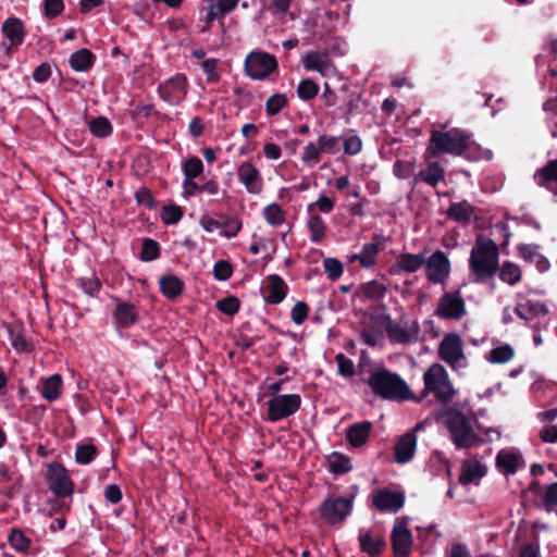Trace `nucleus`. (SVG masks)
I'll return each instance as SVG.
<instances>
[{"label": "nucleus", "mask_w": 557, "mask_h": 557, "mask_svg": "<svg viewBox=\"0 0 557 557\" xmlns=\"http://www.w3.org/2000/svg\"><path fill=\"white\" fill-rule=\"evenodd\" d=\"M442 421L457 448L470 449L482 445L481 424L474 414L449 408L442 413Z\"/></svg>", "instance_id": "nucleus-1"}, {"label": "nucleus", "mask_w": 557, "mask_h": 557, "mask_svg": "<svg viewBox=\"0 0 557 557\" xmlns=\"http://www.w3.org/2000/svg\"><path fill=\"white\" fill-rule=\"evenodd\" d=\"M368 384L373 394L383 399L392 401L416 399L406 381L386 369L374 370L368 379Z\"/></svg>", "instance_id": "nucleus-2"}, {"label": "nucleus", "mask_w": 557, "mask_h": 557, "mask_svg": "<svg viewBox=\"0 0 557 557\" xmlns=\"http://www.w3.org/2000/svg\"><path fill=\"white\" fill-rule=\"evenodd\" d=\"M469 265L478 281L491 277L498 267L496 245L491 239L478 237L471 249Z\"/></svg>", "instance_id": "nucleus-3"}, {"label": "nucleus", "mask_w": 557, "mask_h": 557, "mask_svg": "<svg viewBox=\"0 0 557 557\" xmlns=\"http://www.w3.org/2000/svg\"><path fill=\"white\" fill-rule=\"evenodd\" d=\"M469 141V136L459 128L434 131L431 135L429 151L433 157L441 153L459 156L468 147Z\"/></svg>", "instance_id": "nucleus-4"}, {"label": "nucleus", "mask_w": 557, "mask_h": 557, "mask_svg": "<svg viewBox=\"0 0 557 557\" xmlns=\"http://www.w3.org/2000/svg\"><path fill=\"white\" fill-rule=\"evenodd\" d=\"M423 394H433L441 403H449L456 394L446 369L440 363L429 367L423 374Z\"/></svg>", "instance_id": "nucleus-5"}, {"label": "nucleus", "mask_w": 557, "mask_h": 557, "mask_svg": "<svg viewBox=\"0 0 557 557\" xmlns=\"http://www.w3.org/2000/svg\"><path fill=\"white\" fill-rule=\"evenodd\" d=\"M438 354L441 359L454 370L465 369L468 366L462 339L456 333H449L443 337L440 343Z\"/></svg>", "instance_id": "nucleus-6"}, {"label": "nucleus", "mask_w": 557, "mask_h": 557, "mask_svg": "<svg viewBox=\"0 0 557 557\" xmlns=\"http://www.w3.org/2000/svg\"><path fill=\"white\" fill-rule=\"evenodd\" d=\"M301 405L298 394L274 395L268 401V420L277 422L296 413Z\"/></svg>", "instance_id": "nucleus-7"}, {"label": "nucleus", "mask_w": 557, "mask_h": 557, "mask_svg": "<svg viewBox=\"0 0 557 557\" xmlns=\"http://www.w3.org/2000/svg\"><path fill=\"white\" fill-rule=\"evenodd\" d=\"M319 510L326 523L331 525L341 524L351 513L352 498L329 497L320 505Z\"/></svg>", "instance_id": "nucleus-8"}, {"label": "nucleus", "mask_w": 557, "mask_h": 557, "mask_svg": "<svg viewBox=\"0 0 557 557\" xmlns=\"http://www.w3.org/2000/svg\"><path fill=\"white\" fill-rule=\"evenodd\" d=\"M277 66L273 55L265 52H251L246 58V72L253 79H263Z\"/></svg>", "instance_id": "nucleus-9"}, {"label": "nucleus", "mask_w": 557, "mask_h": 557, "mask_svg": "<svg viewBox=\"0 0 557 557\" xmlns=\"http://www.w3.org/2000/svg\"><path fill=\"white\" fill-rule=\"evenodd\" d=\"M425 267V275L432 283L443 284L450 273V261L448 257L441 250L433 252L423 264Z\"/></svg>", "instance_id": "nucleus-10"}, {"label": "nucleus", "mask_w": 557, "mask_h": 557, "mask_svg": "<svg viewBox=\"0 0 557 557\" xmlns=\"http://www.w3.org/2000/svg\"><path fill=\"white\" fill-rule=\"evenodd\" d=\"M466 313V305L458 292L444 294L438 301L436 314L445 319H461Z\"/></svg>", "instance_id": "nucleus-11"}, {"label": "nucleus", "mask_w": 557, "mask_h": 557, "mask_svg": "<svg viewBox=\"0 0 557 557\" xmlns=\"http://www.w3.org/2000/svg\"><path fill=\"white\" fill-rule=\"evenodd\" d=\"M47 479L50 490L55 495L69 496L73 493V482L63 466L59 463L49 465Z\"/></svg>", "instance_id": "nucleus-12"}, {"label": "nucleus", "mask_w": 557, "mask_h": 557, "mask_svg": "<svg viewBox=\"0 0 557 557\" xmlns=\"http://www.w3.org/2000/svg\"><path fill=\"white\" fill-rule=\"evenodd\" d=\"M161 98L170 104L181 103L187 92V81L184 75H175L158 88Z\"/></svg>", "instance_id": "nucleus-13"}, {"label": "nucleus", "mask_w": 557, "mask_h": 557, "mask_svg": "<svg viewBox=\"0 0 557 557\" xmlns=\"http://www.w3.org/2000/svg\"><path fill=\"white\" fill-rule=\"evenodd\" d=\"M301 63L307 71H315L323 77L336 74V67L326 52L310 51L302 55Z\"/></svg>", "instance_id": "nucleus-14"}, {"label": "nucleus", "mask_w": 557, "mask_h": 557, "mask_svg": "<svg viewBox=\"0 0 557 557\" xmlns=\"http://www.w3.org/2000/svg\"><path fill=\"white\" fill-rule=\"evenodd\" d=\"M392 544L397 557H408L412 547V535L406 519H398L393 528Z\"/></svg>", "instance_id": "nucleus-15"}, {"label": "nucleus", "mask_w": 557, "mask_h": 557, "mask_svg": "<svg viewBox=\"0 0 557 557\" xmlns=\"http://www.w3.org/2000/svg\"><path fill=\"white\" fill-rule=\"evenodd\" d=\"M239 182L251 195H258L263 189V180L260 171L251 162H243L237 168Z\"/></svg>", "instance_id": "nucleus-16"}, {"label": "nucleus", "mask_w": 557, "mask_h": 557, "mask_svg": "<svg viewBox=\"0 0 557 557\" xmlns=\"http://www.w3.org/2000/svg\"><path fill=\"white\" fill-rule=\"evenodd\" d=\"M486 472V466L479 458L471 456L461 463L459 482L462 485L478 484Z\"/></svg>", "instance_id": "nucleus-17"}, {"label": "nucleus", "mask_w": 557, "mask_h": 557, "mask_svg": "<svg viewBox=\"0 0 557 557\" xmlns=\"http://www.w3.org/2000/svg\"><path fill=\"white\" fill-rule=\"evenodd\" d=\"M288 287L286 283L276 274L265 277L262 286L263 299L272 305L282 302L287 294Z\"/></svg>", "instance_id": "nucleus-18"}, {"label": "nucleus", "mask_w": 557, "mask_h": 557, "mask_svg": "<svg viewBox=\"0 0 557 557\" xmlns=\"http://www.w3.org/2000/svg\"><path fill=\"white\" fill-rule=\"evenodd\" d=\"M383 237H375L374 242L363 244L360 252L351 253L348 259L350 262H359L364 269H371L376 262V258L383 248Z\"/></svg>", "instance_id": "nucleus-19"}, {"label": "nucleus", "mask_w": 557, "mask_h": 557, "mask_svg": "<svg viewBox=\"0 0 557 557\" xmlns=\"http://www.w3.org/2000/svg\"><path fill=\"white\" fill-rule=\"evenodd\" d=\"M405 503V496L400 492L380 490L374 493L373 504L380 511H398Z\"/></svg>", "instance_id": "nucleus-20"}, {"label": "nucleus", "mask_w": 557, "mask_h": 557, "mask_svg": "<svg viewBox=\"0 0 557 557\" xmlns=\"http://www.w3.org/2000/svg\"><path fill=\"white\" fill-rule=\"evenodd\" d=\"M425 262L423 253H400L396 262L391 267L389 273L392 275H399L401 273H413L421 269Z\"/></svg>", "instance_id": "nucleus-21"}, {"label": "nucleus", "mask_w": 557, "mask_h": 557, "mask_svg": "<svg viewBox=\"0 0 557 557\" xmlns=\"http://www.w3.org/2000/svg\"><path fill=\"white\" fill-rule=\"evenodd\" d=\"M496 466L506 475L515 474L523 467L522 456L512 448L502 449L496 456Z\"/></svg>", "instance_id": "nucleus-22"}, {"label": "nucleus", "mask_w": 557, "mask_h": 557, "mask_svg": "<svg viewBox=\"0 0 557 557\" xmlns=\"http://www.w3.org/2000/svg\"><path fill=\"white\" fill-rule=\"evenodd\" d=\"M519 257L525 262L535 264L540 272H546L550 268V262L540 251V246L535 244H521L517 247Z\"/></svg>", "instance_id": "nucleus-23"}, {"label": "nucleus", "mask_w": 557, "mask_h": 557, "mask_svg": "<svg viewBox=\"0 0 557 557\" xmlns=\"http://www.w3.org/2000/svg\"><path fill=\"white\" fill-rule=\"evenodd\" d=\"M515 311L524 321H532L548 313V309L543 302L525 298H521L517 302Z\"/></svg>", "instance_id": "nucleus-24"}, {"label": "nucleus", "mask_w": 557, "mask_h": 557, "mask_svg": "<svg viewBox=\"0 0 557 557\" xmlns=\"http://www.w3.org/2000/svg\"><path fill=\"white\" fill-rule=\"evenodd\" d=\"M417 448V436L413 433H406L397 441L394 451L395 460L398 463L408 462L414 455Z\"/></svg>", "instance_id": "nucleus-25"}, {"label": "nucleus", "mask_w": 557, "mask_h": 557, "mask_svg": "<svg viewBox=\"0 0 557 557\" xmlns=\"http://www.w3.org/2000/svg\"><path fill=\"white\" fill-rule=\"evenodd\" d=\"M372 423L369 421L357 422L346 429V440L354 447H360L369 438Z\"/></svg>", "instance_id": "nucleus-26"}, {"label": "nucleus", "mask_w": 557, "mask_h": 557, "mask_svg": "<svg viewBox=\"0 0 557 557\" xmlns=\"http://www.w3.org/2000/svg\"><path fill=\"white\" fill-rule=\"evenodd\" d=\"M63 381L61 375L52 374L40 381L39 393L48 401H54L61 396Z\"/></svg>", "instance_id": "nucleus-27"}, {"label": "nucleus", "mask_w": 557, "mask_h": 557, "mask_svg": "<svg viewBox=\"0 0 557 557\" xmlns=\"http://www.w3.org/2000/svg\"><path fill=\"white\" fill-rule=\"evenodd\" d=\"M113 318L115 324L119 327H128L135 323L137 319V312L133 305L116 300Z\"/></svg>", "instance_id": "nucleus-28"}, {"label": "nucleus", "mask_w": 557, "mask_h": 557, "mask_svg": "<svg viewBox=\"0 0 557 557\" xmlns=\"http://www.w3.org/2000/svg\"><path fill=\"white\" fill-rule=\"evenodd\" d=\"M2 34L12 47L22 45L25 37L23 23L15 17L5 20L2 24Z\"/></svg>", "instance_id": "nucleus-29"}, {"label": "nucleus", "mask_w": 557, "mask_h": 557, "mask_svg": "<svg viewBox=\"0 0 557 557\" xmlns=\"http://www.w3.org/2000/svg\"><path fill=\"white\" fill-rule=\"evenodd\" d=\"M445 170L437 162H431L425 169L421 170L414 177L413 182L417 184L419 181L435 187L440 182L444 180Z\"/></svg>", "instance_id": "nucleus-30"}, {"label": "nucleus", "mask_w": 557, "mask_h": 557, "mask_svg": "<svg viewBox=\"0 0 557 557\" xmlns=\"http://www.w3.org/2000/svg\"><path fill=\"white\" fill-rule=\"evenodd\" d=\"M307 227L312 243L320 244L325 239L327 226L319 214L310 213L307 220Z\"/></svg>", "instance_id": "nucleus-31"}, {"label": "nucleus", "mask_w": 557, "mask_h": 557, "mask_svg": "<svg viewBox=\"0 0 557 557\" xmlns=\"http://www.w3.org/2000/svg\"><path fill=\"white\" fill-rule=\"evenodd\" d=\"M361 549L369 555H377L383 549L385 542L379 534L361 531L359 535Z\"/></svg>", "instance_id": "nucleus-32"}, {"label": "nucleus", "mask_w": 557, "mask_h": 557, "mask_svg": "<svg viewBox=\"0 0 557 557\" xmlns=\"http://www.w3.org/2000/svg\"><path fill=\"white\" fill-rule=\"evenodd\" d=\"M92 53L87 49L74 52L70 58V64L76 72H85L92 65Z\"/></svg>", "instance_id": "nucleus-33"}, {"label": "nucleus", "mask_w": 557, "mask_h": 557, "mask_svg": "<svg viewBox=\"0 0 557 557\" xmlns=\"http://www.w3.org/2000/svg\"><path fill=\"white\" fill-rule=\"evenodd\" d=\"M319 141L308 143L302 150L301 161L308 168H314L321 160L322 149Z\"/></svg>", "instance_id": "nucleus-34"}, {"label": "nucleus", "mask_w": 557, "mask_h": 557, "mask_svg": "<svg viewBox=\"0 0 557 557\" xmlns=\"http://www.w3.org/2000/svg\"><path fill=\"white\" fill-rule=\"evenodd\" d=\"M473 213V208L468 201L454 202L448 209V216L457 222H468Z\"/></svg>", "instance_id": "nucleus-35"}, {"label": "nucleus", "mask_w": 557, "mask_h": 557, "mask_svg": "<svg viewBox=\"0 0 557 557\" xmlns=\"http://www.w3.org/2000/svg\"><path fill=\"white\" fill-rule=\"evenodd\" d=\"M263 216L271 226H280L285 222L286 212L277 203H270L263 209Z\"/></svg>", "instance_id": "nucleus-36"}, {"label": "nucleus", "mask_w": 557, "mask_h": 557, "mask_svg": "<svg viewBox=\"0 0 557 557\" xmlns=\"http://www.w3.org/2000/svg\"><path fill=\"white\" fill-rule=\"evenodd\" d=\"M327 461L330 471L335 474H343L351 469L350 459L341 453H332Z\"/></svg>", "instance_id": "nucleus-37"}, {"label": "nucleus", "mask_w": 557, "mask_h": 557, "mask_svg": "<svg viewBox=\"0 0 557 557\" xmlns=\"http://www.w3.org/2000/svg\"><path fill=\"white\" fill-rule=\"evenodd\" d=\"M160 288L165 297L175 298L182 293L183 284L176 276L169 275L160 278Z\"/></svg>", "instance_id": "nucleus-38"}, {"label": "nucleus", "mask_w": 557, "mask_h": 557, "mask_svg": "<svg viewBox=\"0 0 557 557\" xmlns=\"http://www.w3.org/2000/svg\"><path fill=\"white\" fill-rule=\"evenodd\" d=\"M499 278L509 285L517 284L521 280L520 267L513 262H504L499 270Z\"/></svg>", "instance_id": "nucleus-39"}, {"label": "nucleus", "mask_w": 557, "mask_h": 557, "mask_svg": "<svg viewBox=\"0 0 557 557\" xmlns=\"http://www.w3.org/2000/svg\"><path fill=\"white\" fill-rule=\"evenodd\" d=\"M513 348L510 345L505 344L493 348L488 354L487 360L491 363L502 364L509 362L513 358Z\"/></svg>", "instance_id": "nucleus-40"}, {"label": "nucleus", "mask_w": 557, "mask_h": 557, "mask_svg": "<svg viewBox=\"0 0 557 557\" xmlns=\"http://www.w3.org/2000/svg\"><path fill=\"white\" fill-rule=\"evenodd\" d=\"M89 131L97 137H107L112 133V125L107 117L99 116L89 122Z\"/></svg>", "instance_id": "nucleus-41"}, {"label": "nucleus", "mask_w": 557, "mask_h": 557, "mask_svg": "<svg viewBox=\"0 0 557 557\" xmlns=\"http://www.w3.org/2000/svg\"><path fill=\"white\" fill-rule=\"evenodd\" d=\"M362 293L372 300L382 299L386 294V286L375 280L362 285Z\"/></svg>", "instance_id": "nucleus-42"}, {"label": "nucleus", "mask_w": 557, "mask_h": 557, "mask_svg": "<svg viewBox=\"0 0 557 557\" xmlns=\"http://www.w3.org/2000/svg\"><path fill=\"white\" fill-rule=\"evenodd\" d=\"M8 540L12 548L22 553L26 552L30 545V540L18 529H13Z\"/></svg>", "instance_id": "nucleus-43"}, {"label": "nucleus", "mask_w": 557, "mask_h": 557, "mask_svg": "<svg viewBox=\"0 0 557 557\" xmlns=\"http://www.w3.org/2000/svg\"><path fill=\"white\" fill-rule=\"evenodd\" d=\"M97 455V448L92 444L79 445L75 451V460L79 465H89Z\"/></svg>", "instance_id": "nucleus-44"}, {"label": "nucleus", "mask_w": 557, "mask_h": 557, "mask_svg": "<svg viewBox=\"0 0 557 557\" xmlns=\"http://www.w3.org/2000/svg\"><path fill=\"white\" fill-rule=\"evenodd\" d=\"M335 206V200L327 197L324 194H321L314 202H311L307 206V211L309 213H313L314 210H318L321 213H330Z\"/></svg>", "instance_id": "nucleus-45"}, {"label": "nucleus", "mask_w": 557, "mask_h": 557, "mask_svg": "<svg viewBox=\"0 0 557 557\" xmlns=\"http://www.w3.org/2000/svg\"><path fill=\"white\" fill-rule=\"evenodd\" d=\"M534 180L539 185L549 181H557V160L549 162L545 168L537 171Z\"/></svg>", "instance_id": "nucleus-46"}, {"label": "nucleus", "mask_w": 557, "mask_h": 557, "mask_svg": "<svg viewBox=\"0 0 557 557\" xmlns=\"http://www.w3.org/2000/svg\"><path fill=\"white\" fill-rule=\"evenodd\" d=\"M319 92V86L311 79H302L297 87V95L301 100L313 99Z\"/></svg>", "instance_id": "nucleus-47"}, {"label": "nucleus", "mask_w": 557, "mask_h": 557, "mask_svg": "<svg viewBox=\"0 0 557 557\" xmlns=\"http://www.w3.org/2000/svg\"><path fill=\"white\" fill-rule=\"evenodd\" d=\"M323 153L335 154L339 151L341 141L338 137L330 135H321L318 138Z\"/></svg>", "instance_id": "nucleus-48"}, {"label": "nucleus", "mask_w": 557, "mask_h": 557, "mask_svg": "<svg viewBox=\"0 0 557 557\" xmlns=\"http://www.w3.org/2000/svg\"><path fill=\"white\" fill-rule=\"evenodd\" d=\"M203 171L202 161L198 157H191L184 163V174L187 178H195Z\"/></svg>", "instance_id": "nucleus-49"}, {"label": "nucleus", "mask_w": 557, "mask_h": 557, "mask_svg": "<svg viewBox=\"0 0 557 557\" xmlns=\"http://www.w3.org/2000/svg\"><path fill=\"white\" fill-rule=\"evenodd\" d=\"M287 103V99L282 94L272 95L265 102L267 113L270 115L277 114Z\"/></svg>", "instance_id": "nucleus-50"}, {"label": "nucleus", "mask_w": 557, "mask_h": 557, "mask_svg": "<svg viewBox=\"0 0 557 557\" xmlns=\"http://www.w3.org/2000/svg\"><path fill=\"white\" fill-rule=\"evenodd\" d=\"M323 267L327 277L332 281L338 280L343 273V265L335 258L324 259Z\"/></svg>", "instance_id": "nucleus-51"}, {"label": "nucleus", "mask_w": 557, "mask_h": 557, "mask_svg": "<svg viewBox=\"0 0 557 557\" xmlns=\"http://www.w3.org/2000/svg\"><path fill=\"white\" fill-rule=\"evenodd\" d=\"M308 312V305L304 301H297L290 310V319L295 324L300 325L307 320Z\"/></svg>", "instance_id": "nucleus-52"}, {"label": "nucleus", "mask_w": 557, "mask_h": 557, "mask_svg": "<svg viewBox=\"0 0 557 557\" xmlns=\"http://www.w3.org/2000/svg\"><path fill=\"white\" fill-rule=\"evenodd\" d=\"M233 268L226 260H219L213 267V275L218 281H226L232 276Z\"/></svg>", "instance_id": "nucleus-53"}, {"label": "nucleus", "mask_w": 557, "mask_h": 557, "mask_svg": "<svg viewBox=\"0 0 557 557\" xmlns=\"http://www.w3.org/2000/svg\"><path fill=\"white\" fill-rule=\"evenodd\" d=\"M141 259L144 261H152L159 256L158 244L152 239H145L141 246Z\"/></svg>", "instance_id": "nucleus-54"}, {"label": "nucleus", "mask_w": 557, "mask_h": 557, "mask_svg": "<svg viewBox=\"0 0 557 557\" xmlns=\"http://www.w3.org/2000/svg\"><path fill=\"white\" fill-rule=\"evenodd\" d=\"M337 362L338 373L344 377H350L355 373L354 362L345 357L343 354H338L335 358Z\"/></svg>", "instance_id": "nucleus-55"}, {"label": "nucleus", "mask_w": 557, "mask_h": 557, "mask_svg": "<svg viewBox=\"0 0 557 557\" xmlns=\"http://www.w3.org/2000/svg\"><path fill=\"white\" fill-rule=\"evenodd\" d=\"M201 67L207 76L208 83H215L219 81L220 75L218 73V60L216 59L205 60L201 64Z\"/></svg>", "instance_id": "nucleus-56"}, {"label": "nucleus", "mask_w": 557, "mask_h": 557, "mask_svg": "<svg viewBox=\"0 0 557 557\" xmlns=\"http://www.w3.org/2000/svg\"><path fill=\"white\" fill-rule=\"evenodd\" d=\"M343 146L346 154L355 156L361 151L362 141L357 135H350L344 139Z\"/></svg>", "instance_id": "nucleus-57"}, {"label": "nucleus", "mask_w": 557, "mask_h": 557, "mask_svg": "<svg viewBox=\"0 0 557 557\" xmlns=\"http://www.w3.org/2000/svg\"><path fill=\"white\" fill-rule=\"evenodd\" d=\"M183 212L180 207H164L161 213L162 221L165 224H175L182 219Z\"/></svg>", "instance_id": "nucleus-58"}, {"label": "nucleus", "mask_w": 557, "mask_h": 557, "mask_svg": "<svg viewBox=\"0 0 557 557\" xmlns=\"http://www.w3.org/2000/svg\"><path fill=\"white\" fill-rule=\"evenodd\" d=\"M543 506L546 511H552L557 506V482L550 484L545 491Z\"/></svg>", "instance_id": "nucleus-59"}, {"label": "nucleus", "mask_w": 557, "mask_h": 557, "mask_svg": "<svg viewBox=\"0 0 557 557\" xmlns=\"http://www.w3.org/2000/svg\"><path fill=\"white\" fill-rule=\"evenodd\" d=\"M218 309L226 314H235L239 309V301L235 297H226L216 304Z\"/></svg>", "instance_id": "nucleus-60"}, {"label": "nucleus", "mask_w": 557, "mask_h": 557, "mask_svg": "<svg viewBox=\"0 0 557 557\" xmlns=\"http://www.w3.org/2000/svg\"><path fill=\"white\" fill-rule=\"evenodd\" d=\"M414 170V165L409 161H396L394 164V174L399 178L409 177Z\"/></svg>", "instance_id": "nucleus-61"}, {"label": "nucleus", "mask_w": 557, "mask_h": 557, "mask_svg": "<svg viewBox=\"0 0 557 557\" xmlns=\"http://www.w3.org/2000/svg\"><path fill=\"white\" fill-rule=\"evenodd\" d=\"M63 10L62 0H46L45 13L48 17H54Z\"/></svg>", "instance_id": "nucleus-62"}, {"label": "nucleus", "mask_w": 557, "mask_h": 557, "mask_svg": "<svg viewBox=\"0 0 557 557\" xmlns=\"http://www.w3.org/2000/svg\"><path fill=\"white\" fill-rule=\"evenodd\" d=\"M104 497L111 504H117L122 499V492L115 484H110L104 488Z\"/></svg>", "instance_id": "nucleus-63"}, {"label": "nucleus", "mask_w": 557, "mask_h": 557, "mask_svg": "<svg viewBox=\"0 0 557 557\" xmlns=\"http://www.w3.org/2000/svg\"><path fill=\"white\" fill-rule=\"evenodd\" d=\"M541 438L546 443H554L557 441V426L546 424L540 432Z\"/></svg>", "instance_id": "nucleus-64"}]
</instances>
